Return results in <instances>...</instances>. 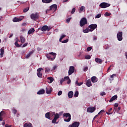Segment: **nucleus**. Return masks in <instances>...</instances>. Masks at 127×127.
<instances>
[{
    "label": "nucleus",
    "mask_w": 127,
    "mask_h": 127,
    "mask_svg": "<svg viewBox=\"0 0 127 127\" xmlns=\"http://www.w3.org/2000/svg\"><path fill=\"white\" fill-rule=\"evenodd\" d=\"M75 11H76V8H73L71 11V14H73Z\"/></svg>",
    "instance_id": "nucleus-39"
},
{
    "label": "nucleus",
    "mask_w": 127,
    "mask_h": 127,
    "mask_svg": "<svg viewBox=\"0 0 127 127\" xmlns=\"http://www.w3.org/2000/svg\"><path fill=\"white\" fill-rule=\"evenodd\" d=\"M103 113H105L104 110H102L98 113V115H101V114H103Z\"/></svg>",
    "instance_id": "nucleus-44"
},
{
    "label": "nucleus",
    "mask_w": 127,
    "mask_h": 127,
    "mask_svg": "<svg viewBox=\"0 0 127 127\" xmlns=\"http://www.w3.org/2000/svg\"><path fill=\"white\" fill-rule=\"evenodd\" d=\"M64 37H66V35L65 34H63L62 35V36H61V38H62V39H63V38H64Z\"/></svg>",
    "instance_id": "nucleus-50"
},
{
    "label": "nucleus",
    "mask_w": 127,
    "mask_h": 127,
    "mask_svg": "<svg viewBox=\"0 0 127 127\" xmlns=\"http://www.w3.org/2000/svg\"><path fill=\"white\" fill-rule=\"evenodd\" d=\"M47 28H48V26L45 25L42 27L41 30L42 31H46V30H47Z\"/></svg>",
    "instance_id": "nucleus-30"
},
{
    "label": "nucleus",
    "mask_w": 127,
    "mask_h": 127,
    "mask_svg": "<svg viewBox=\"0 0 127 127\" xmlns=\"http://www.w3.org/2000/svg\"><path fill=\"white\" fill-rule=\"evenodd\" d=\"M114 77H117V74H113L112 75H111L110 77L111 79H109V80L112 82L114 80Z\"/></svg>",
    "instance_id": "nucleus-33"
},
{
    "label": "nucleus",
    "mask_w": 127,
    "mask_h": 127,
    "mask_svg": "<svg viewBox=\"0 0 127 127\" xmlns=\"http://www.w3.org/2000/svg\"><path fill=\"white\" fill-rule=\"evenodd\" d=\"M80 126V123L79 122H74L72 124V125H70L68 126V127H79Z\"/></svg>",
    "instance_id": "nucleus-13"
},
{
    "label": "nucleus",
    "mask_w": 127,
    "mask_h": 127,
    "mask_svg": "<svg viewBox=\"0 0 127 127\" xmlns=\"http://www.w3.org/2000/svg\"><path fill=\"white\" fill-rule=\"evenodd\" d=\"M74 96L75 98H77L79 96V92L78 91H75Z\"/></svg>",
    "instance_id": "nucleus-34"
},
{
    "label": "nucleus",
    "mask_w": 127,
    "mask_h": 127,
    "mask_svg": "<svg viewBox=\"0 0 127 127\" xmlns=\"http://www.w3.org/2000/svg\"><path fill=\"white\" fill-rule=\"evenodd\" d=\"M20 40L21 43H24V42H25V38L23 37L22 36H21Z\"/></svg>",
    "instance_id": "nucleus-31"
},
{
    "label": "nucleus",
    "mask_w": 127,
    "mask_h": 127,
    "mask_svg": "<svg viewBox=\"0 0 127 127\" xmlns=\"http://www.w3.org/2000/svg\"><path fill=\"white\" fill-rule=\"evenodd\" d=\"M101 16H102V14H98L95 16V18H100V17H101Z\"/></svg>",
    "instance_id": "nucleus-40"
},
{
    "label": "nucleus",
    "mask_w": 127,
    "mask_h": 127,
    "mask_svg": "<svg viewBox=\"0 0 127 127\" xmlns=\"http://www.w3.org/2000/svg\"><path fill=\"white\" fill-rule=\"evenodd\" d=\"M57 68V66H56V65H55L53 67V70H56V68Z\"/></svg>",
    "instance_id": "nucleus-60"
},
{
    "label": "nucleus",
    "mask_w": 127,
    "mask_h": 127,
    "mask_svg": "<svg viewBox=\"0 0 127 127\" xmlns=\"http://www.w3.org/2000/svg\"><path fill=\"white\" fill-rule=\"evenodd\" d=\"M87 70H88V66H86L83 68V71L84 72H86V71H87Z\"/></svg>",
    "instance_id": "nucleus-51"
},
{
    "label": "nucleus",
    "mask_w": 127,
    "mask_h": 127,
    "mask_svg": "<svg viewBox=\"0 0 127 127\" xmlns=\"http://www.w3.org/2000/svg\"><path fill=\"white\" fill-rule=\"evenodd\" d=\"M47 79L49 81H48V83H49V84H51V83L54 81V78H53L52 77H49Z\"/></svg>",
    "instance_id": "nucleus-18"
},
{
    "label": "nucleus",
    "mask_w": 127,
    "mask_h": 127,
    "mask_svg": "<svg viewBox=\"0 0 127 127\" xmlns=\"http://www.w3.org/2000/svg\"><path fill=\"white\" fill-rule=\"evenodd\" d=\"M114 106L115 107V108H118L119 107V104L118 103H115L114 104Z\"/></svg>",
    "instance_id": "nucleus-55"
},
{
    "label": "nucleus",
    "mask_w": 127,
    "mask_h": 127,
    "mask_svg": "<svg viewBox=\"0 0 127 127\" xmlns=\"http://www.w3.org/2000/svg\"><path fill=\"white\" fill-rule=\"evenodd\" d=\"M78 84H79V82L78 81V80H76L75 81V85H77V86H78Z\"/></svg>",
    "instance_id": "nucleus-59"
},
{
    "label": "nucleus",
    "mask_w": 127,
    "mask_h": 127,
    "mask_svg": "<svg viewBox=\"0 0 127 127\" xmlns=\"http://www.w3.org/2000/svg\"><path fill=\"white\" fill-rule=\"evenodd\" d=\"M50 29H51V27H48V28L47 29V30L48 31H49V30H50Z\"/></svg>",
    "instance_id": "nucleus-61"
},
{
    "label": "nucleus",
    "mask_w": 127,
    "mask_h": 127,
    "mask_svg": "<svg viewBox=\"0 0 127 127\" xmlns=\"http://www.w3.org/2000/svg\"><path fill=\"white\" fill-rule=\"evenodd\" d=\"M34 31H35V30L34 28H32L28 31V34H33V33H34Z\"/></svg>",
    "instance_id": "nucleus-19"
},
{
    "label": "nucleus",
    "mask_w": 127,
    "mask_h": 127,
    "mask_svg": "<svg viewBox=\"0 0 127 127\" xmlns=\"http://www.w3.org/2000/svg\"><path fill=\"white\" fill-rule=\"evenodd\" d=\"M43 69L41 67L37 69V74L38 77H39V78H41V77H42V73L41 72V71H42Z\"/></svg>",
    "instance_id": "nucleus-11"
},
{
    "label": "nucleus",
    "mask_w": 127,
    "mask_h": 127,
    "mask_svg": "<svg viewBox=\"0 0 127 127\" xmlns=\"http://www.w3.org/2000/svg\"><path fill=\"white\" fill-rule=\"evenodd\" d=\"M125 56H126V59H127V52H125Z\"/></svg>",
    "instance_id": "nucleus-62"
},
{
    "label": "nucleus",
    "mask_w": 127,
    "mask_h": 127,
    "mask_svg": "<svg viewBox=\"0 0 127 127\" xmlns=\"http://www.w3.org/2000/svg\"><path fill=\"white\" fill-rule=\"evenodd\" d=\"M68 41H69V40L68 39H66V40H64L62 42V43H67V42H68Z\"/></svg>",
    "instance_id": "nucleus-42"
},
{
    "label": "nucleus",
    "mask_w": 127,
    "mask_h": 127,
    "mask_svg": "<svg viewBox=\"0 0 127 127\" xmlns=\"http://www.w3.org/2000/svg\"><path fill=\"white\" fill-rule=\"evenodd\" d=\"M92 50V47H89L87 48V51H91Z\"/></svg>",
    "instance_id": "nucleus-53"
},
{
    "label": "nucleus",
    "mask_w": 127,
    "mask_h": 127,
    "mask_svg": "<svg viewBox=\"0 0 127 127\" xmlns=\"http://www.w3.org/2000/svg\"><path fill=\"white\" fill-rule=\"evenodd\" d=\"M17 111H16V110H15V109H13L12 110V113L13 114H14V115H15L17 113Z\"/></svg>",
    "instance_id": "nucleus-45"
},
{
    "label": "nucleus",
    "mask_w": 127,
    "mask_h": 127,
    "mask_svg": "<svg viewBox=\"0 0 127 127\" xmlns=\"http://www.w3.org/2000/svg\"><path fill=\"white\" fill-rule=\"evenodd\" d=\"M29 10V7H27L24 9L23 12H27V11H28Z\"/></svg>",
    "instance_id": "nucleus-37"
},
{
    "label": "nucleus",
    "mask_w": 127,
    "mask_h": 127,
    "mask_svg": "<svg viewBox=\"0 0 127 127\" xmlns=\"http://www.w3.org/2000/svg\"><path fill=\"white\" fill-rule=\"evenodd\" d=\"M70 83H71V79H70L68 80V81L67 82V84H68V85H69V84H70Z\"/></svg>",
    "instance_id": "nucleus-56"
},
{
    "label": "nucleus",
    "mask_w": 127,
    "mask_h": 127,
    "mask_svg": "<svg viewBox=\"0 0 127 127\" xmlns=\"http://www.w3.org/2000/svg\"><path fill=\"white\" fill-rule=\"evenodd\" d=\"M4 52V48H2L0 49V57H3V53Z\"/></svg>",
    "instance_id": "nucleus-23"
},
{
    "label": "nucleus",
    "mask_w": 127,
    "mask_h": 127,
    "mask_svg": "<svg viewBox=\"0 0 127 127\" xmlns=\"http://www.w3.org/2000/svg\"><path fill=\"white\" fill-rule=\"evenodd\" d=\"M51 88L48 87L46 88V91L47 94H50L52 92Z\"/></svg>",
    "instance_id": "nucleus-22"
},
{
    "label": "nucleus",
    "mask_w": 127,
    "mask_h": 127,
    "mask_svg": "<svg viewBox=\"0 0 127 127\" xmlns=\"http://www.w3.org/2000/svg\"><path fill=\"white\" fill-rule=\"evenodd\" d=\"M62 95V91H60L58 93V96H61Z\"/></svg>",
    "instance_id": "nucleus-47"
},
{
    "label": "nucleus",
    "mask_w": 127,
    "mask_h": 127,
    "mask_svg": "<svg viewBox=\"0 0 127 127\" xmlns=\"http://www.w3.org/2000/svg\"><path fill=\"white\" fill-rule=\"evenodd\" d=\"M74 95V93L73 91H69L68 93V97L69 98V99H71L73 97V95Z\"/></svg>",
    "instance_id": "nucleus-20"
},
{
    "label": "nucleus",
    "mask_w": 127,
    "mask_h": 127,
    "mask_svg": "<svg viewBox=\"0 0 127 127\" xmlns=\"http://www.w3.org/2000/svg\"><path fill=\"white\" fill-rule=\"evenodd\" d=\"M52 116H55L54 119L52 121V124H57L56 121L57 120H58V119H59L60 116H61V114H60V113L58 114V113L55 114V112H52Z\"/></svg>",
    "instance_id": "nucleus-2"
},
{
    "label": "nucleus",
    "mask_w": 127,
    "mask_h": 127,
    "mask_svg": "<svg viewBox=\"0 0 127 127\" xmlns=\"http://www.w3.org/2000/svg\"><path fill=\"white\" fill-rule=\"evenodd\" d=\"M105 16H110V13L108 12H106L105 14Z\"/></svg>",
    "instance_id": "nucleus-46"
},
{
    "label": "nucleus",
    "mask_w": 127,
    "mask_h": 127,
    "mask_svg": "<svg viewBox=\"0 0 127 127\" xmlns=\"http://www.w3.org/2000/svg\"><path fill=\"white\" fill-rule=\"evenodd\" d=\"M116 99H118V96L117 95H114L109 100L110 103H112V102H113V101H115V100H116Z\"/></svg>",
    "instance_id": "nucleus-16"
},
{
    "label": "nucleus",
    "mask_w": 127,
    "mask_h": 127,
    "mask_svg": "<svg viewBox=\"0 0 127 127\" xmlns=\"http://www.w3.org/2000/svg\"><path fill=\"white\" fill-rule=\"evenodd\" d=\"M28 43H25L24 45H23V46H22V47H26V46H27V45H28Z\"/></svg>",
    "instance_id": "nucleus-49"
},
{
    "label": "nucleus",
    "mask_w": 127,
    "mask_h": 127,
    "mask_svg": "<svg viewBox=\"0 0 127 127\" xmlns=\"http://www.w3.org/2000/svg\"><path fill=\"white\" fill-rule=\"evenodd\" d=\"M5 127H11V126H8V125H6L5 126Z\"/></svg>",
    "instance_id": "nucleus-64"
},
{
    "label": "nucleus",
    "mask_w": 127,
    "mask_h": 127,
    "mask_svg": "<svg viewBox=\"0 0 127 127\" xmlns=\"http://www.w3.org/2000/svg\"><path fill=\"white\" fill-rule=\"evenodd\" d=\"M86 85L87 87H91V86H92V82L91 81V80H88L86 83Z\"/></svg>",
    "instance_id": "nucleus-17"
},
{
    "label": "nucleus",
    "mask_w": 127,
    "mask_h": 127,
    "mask_svg": "<svg viewBox=\"0 0 127 127\" xmlns=\"http://www.w3.org/2000/svg\"><path fill=\"white\" fill-rule=\"evenodd\" d=\"M91 31V30L88 28L85 29H83V33H88Z\"/></svg>",
    "instance_id": "nucleus-28"
},
{
    "label": "nucleus",
    "mask_w": 127,
    "mask_h": 127,
    "mask_svg": "<svg viewBox=\"0 0 127 127\" xmlns=\"http://www.w3.org/2000/svg\"><path fill=\"white\" fill-rule=\"evenodd\" d=\"M43 2L45 3H50L52 1V0H42Z\"/></svg>",
    "instance_id": "nucleus-32"
},
{
    "label": "nucleus",
    "mask_w": 127,
    "mask_h": 127,
    "mask_svg": "<svg viewBox=\"0 0 127 127\" xmlns=\"http://www.w3.org/2000/svg\"><path fill=\"white\" fill-rule=\"evenodd\" d=\"M49 10H52V11H56L57 10V5L54 4L50 6Z\"/></svg>",
    "instance_id": "nucleus-9"
},
{
    "label": "nucleus",
    "mask_w": 127,
    "mask_h": 127,
    "mask_svg": "<svg viewBox=\"0 0 127 127\" xmlns=\"http://www.w3.org/2000/svg\"><path fill=\"white\" fill-rule=\"evenodd\" d=\"M4 114V112H3V111L1 112L0 113V117H2V116H3Z\"/></svg>",
    "instance_id": "nucleus-54"
},
{
    "label": "nucleus",
    "mask_w": 127,
    "mask_h": 127,
    "mask_svg": "<svg viewBox=\"0 0 127 127\" xmlns=\"http://www.w3.org/2000/svg\"><path fill=\"white\" fill-rule=\"evenodd\" d=\"M91 81L92 83H97L98 82V78L96 76H93L91 77Z\"/></svg>",
    "instance_id": "nucleus-15"
},
{
    "label": "nucleus",
    "mask_w": 127,
    "mask_h": 127,
    "mask_svg": "<svg viewBox=\"0 0 127 127\" xmlns=\"http://www.w3.org/2000/svg\"><path fill=\"white\" fill-rule=\"evenodd\" d=\"M51 115H52V113H47L46 114L45 117L47 119H48V120H50V116H51Z\"/></svg>",
    "instance_id": "nucleus-27"
},
{
    "label": "nucleus",
    "mask_w": 127,
    "mask_h": 127,
    "mask_svg": "<svg viewBox=\"0 0 127 127\" xmlns=\"http://www.w3.org/2000/svg\"><path fill=\"white\" fill-rule=\"evenodd\" d=\"M33 53V51H31V52H30L28 54H27V55L25 56L26 58L27 59V58H29V57H30V56H31V55H32Z\"/></svg>",
    "instance_id": "nucleus-25"
},
{
    "label": "nucleus",
    "mask_w": 127,
    "mask_h": 127,
    "mask_svg": "<svg viewBox=\"0 0 127 127\" xmlns=\"http://www.w3.org/2000/svg\"><path fill=\"white\" fill-rule=\"evenodd\" d=\"M30 17L33 20H36V19H38L39 18V13L38 12L32 13L30 15Z\"/></svg>",
    "instance_id": "nucleus-4"
},
{
    "label": "nucleus",
    "mask_w": 127,
    "mask_h": 127,
    "mask_svg": "<svg viewBox=\"0 0 127 127\" xmlns=\"http://www.w3.org/2000/svg\"><path fill=\"white\" fill-rule=\"evenodd\" d=\"M64 79L65 81H66V80H69L70 78H69V76H65L64 77Z\"/></svg>",
    "instance_id": "nucleus-48"
},
{
    "label": "nucleus",
    "mask_w": 127,
    "mask_h": 127,
    "mask_svg": "<svg viewBox=\"0 0 127 127\" xmlns=\"http://www.w3.org/2000/svg\"><path fill=\"white\" fill-rule=\"evenodd\" d=\"M45 92V90H44V89H42V90H40L39 91H38L37 94L38 95H43V94H44Z\"/></svg>",
    "instance_id": "nucleus-24"
},
{
    "label": "nucleus",
    "mask_w": 127,
    "mask_h": 127,
    "mask_svg": "<svg viewBox=\"0 0 127 127\" xmlns=\"http://www.w3.org/2000/svg\"><path fill=\"white\" fill-rule=\"evenodd\" d=\"M113 111V108H111L109 110H108V112L111 113Z\"/></svg>",
    "instance_id": "nucleus-58"
},
{
    "label": "nucleus",
    "mask_w": 127,
    "mask_h": 127,
    "mask_svg": "<svg viewBox=\"0 0 127 127\" xmlns=\"http://www.w3.org/2000/svg\"><path fill=\"white\" fill-rule=\"evenodd\" d=\"M96 111V108L94 107H88L87 109V113H94Z\"/></svg>",
    "instance_id": "nucleus-12"
},
{
    "label": "nucleus",
    "mask_w": 127,
    "mask_h": 127,
    "mask_svg": "<svg viewBox=\"0 0 127 127\" xmlns=\"http://www.w3.org/2000/svg\"><path fill=\"white\" fill-rule=\"evenodd\" d=\"M13 22H19V21H21L22 20V19L20 18H17L15 17L13 19Z\"/></svg>",
    "instance_id": "nucleus-14"
},
{
    "label": "nucleus",
    "mask_w": 127,
    "mask_h": 127,
    "mask_svg": "<svg viewBox=\"0 0 127 127\" xmlns=\"http://www.w3.org/2000/svg\"><path fill=\"white\" fill-rule=\"evenodd\" d=\"M82 85H83V82H79L78 84H77V86H81Z\"/></svg>",
    "instance_id": "nucleus-57"
},
{
    "label": "nucleus",
    "mask_w": 127,
    "mask_h": 127,
    "mask_svg": "<svg viewBox=\"0 0 127 127\" xmlns=\"http://www.w3.org/2000/svg\"><path fill=\"white\" fill-rule=\"evenodd\" d=\"M106 95V93L105 92H102L100 93L101 96H105Z\"/></svg>",
    "instance_id": "nucleus-52"
},
{
    "label": "nucleus",
    "mask_w": 127,
    "mask_h": 127,
    "mask_svg": "<svg viewBox=\"0 0 127 127\" xmlns=\"http://www.w3.org/2000/svg\"><path fill=\"white\" fill-rule=\"evenodd\" d=\"M106 114L107 115H112L113 114V113H110V112H106Z\"/></svg>",
    "instance_id": "nucleus-63"
},
{
    "label": "nucleus",
    "mask_w": 127,
    "mask_h": 127,
    "mask_svg": "<svg viewBox=\"0 0 127 127\" xmlns=\"http://www.w3.org/2000/svg\"><path fill=\"white\" fill-rule=\"evenodd\" d=\"M117 39L119 41L123 40V32H119L117 35Z\"/></svg>",
    "instance_id": "nucleus-8"
},
{
    "label": "nucleus",
    "mask_w": 127,
    "mask_h": 127,
    "mask_svg": "<svg viewBox=\"0 0 127 127\" xmlns=\"http://www.w3.org/2000/svg\"><path fill=\"white\" fill-rule=\"evenodd\" d=\"M87 19L86 18H82L80 21V26L82 27L85 24H87Z\"/></svg>",
    "instance_id": "nucleus-6"
},
{
    "label": "nucleus",
    "mask_w": 127,
    "mask_h": 127,
    "mask_svg": "<svg viewBox=\"0 0 127 127\" xmlns=\"http://www.w3.org/2000/svg\"><path fill=\"white\" fill-rule=\"evenodd\" d=\"M85 59H87V60L91 59V56H89V55L86 56L85 57Z\"/></svg>",
    "instance_id": "nucleus-41"
},
{
    "label": "nucleus",
    "mask_w": 127,
    "mask_h": 127,
    "mask_svg": "<svg viewBox=\"0 0 127 127\" xmlns=\"http://www.w3.org/2000/svg\"><path fill=\"white\" fill-rule=\"evenodd\" d=\"M64 117H65V119L64 120V122L69 123L71 121V114L69 113H64Z\"/></svg>",
    "instance_id": "nucleus-3"
},
{
    "label": "nucleus",
    "mask_w": 127,
    "mask_h": 127,
    "mask_svg": "<svg viewBox=\"0 0 127 127\" xmlns=\"http://www.w3.org/2000/svg\"><path fill=\"white\" fill-rule=\"evenodd\" d=\"M98 27V25L96 24H92L88 26V28L90 29L91 32L94 31Z\"/></svg>",
    "instance_id": "nucleus-7"
},
{
    "label": "nucleus",
    "mask_w": 127,
    "mask_h": 127,
    "mask_svg": "<svg viewBox=\"0 0 127 127\" xmlns=\"http://www.w3.org/2000/svg\"><path fill=\"white\" fill-rule=\"evenodd\" d=\"M15 46H16V47H20V45L18 44V43L17 42V41H16L15 42Z\"/></svg>",
    "instance_id": "nucleus-38"
},
{
    "label": "nucleus",
    "mask_w": 127,
    "mask_h": 127,
    "mask_svg": "<svg viewBox=\"0 0 127 127\" xmlns=\"http://www.w3.org/2000/svg\"><path fill=\"white\" fill-rule=\"evenodd\" d=\"M65 82V79L64 78H62L61 80H60V84L61 85H62L63 84V82Z\"/></svg>",
    "instance_id": "nucleus-36"
},
{
    "label": "nucleus",
    "mask_w": 127,
    "mask_h": 127,
    "mask_svg": "<svg viewBox=\"0 0 127 127\" xmlns=\"http://www.w3.org/2000/svg\"><path fill=\"white\" fill-rule=\"evenodd\" d=\"M72 18H68V19H67L66 20V22H67V23H69V22H70V21L71 20Z\"/></svg>",
    "instance_id": "nucleus-43"
},
{
    "label": "nucleus",
    "mask_w": 127,
    "mask_h": 127,
    "mask_svg": "<svg viewBox=\"0 0 127 127\" xmlns=\"http://www.w3.org/2000/svg\"><path fill=\"white\" fill-rule=\"evenodd\" d=\"M24 127H32V124L31 123H25L24 125Z\"/></svg>",
    "instance_id": "nucleus-29"
},
{
    "label": "nucleus",
    "mask_w": 127,
    "mask_h": 127,
    "mask_svg": "<svg viewBox=\"0 0 127 127\" xmlns=\"http://www.w3.org/2000/svg\"><path fill=\"white\" fill-rule=\"evenodd\" d=\"M111 6V4L108 3L107 2H102L100 4L99 6L101 7V8H106L107 7H109V6Z\"/></svg>",
    "instance_id": "nucleus-5"
},
{
    "label": "nucleus",
    "mask_w": 127,
    "mask_h": 127,
    "mask_svg": "<svg viewBox=\"0 0 127 127\" xmlns=\"http://www.w3.org/2000/svg\"><path fill=\"white\" fill-rule=\"evenodd\" d=\"M95 61L97 63H100V64H102L103 61L101 59H99L98 58L95 59Z\"/></svg>",
    "instance_id": "nucleus-21"
},
{
    "label": "nucleus",
    "mask_w": 127,
    "mask_h": 127,
    "mask_svg": "<svg viewBox=\"0 0 127 127\" xmlns=\"http://www.w3.org/2000/svg\"><path fill=\"white\" fill-rule=\"evenodd\" d=\"M56 55H57L56 53L51 52L47 55V58L49 60L53 61V60H54L56 58Z\"/></svg>",
    "instance_id": "nucleus-1"
},
{
    "label": "nucleus",
    "mask_w": 127,
    "mask_h": 127,
    "mask_svg": "<svg viewBox=\"0 0 127 127\" xmlns=\"http://www.w3.org/2000/svg\"><path fill=\"white\" fill-rule=\"evenodd\" d=\"M83 11H85V6H81L79 8V12L81 13V12H83Z\"/></svg>",
    "instance_id": "nucleus-26"
},
{
    "label": "nucleus",
    "mask_w": 127,
    "mask_h": 127,
    "mask_svg": "<svg viewBox=\"0 0 127 127\" xmlns=\"http://www.w3.org/2000/svg\"><path fill=\"white\" fill-rule=\"evenodd\" d=\"M74 71H75V67L73 66H70L68 70V75H72L74 73Z\"/></svg>",
    "instance_id": "nucleus-10"
},
{
    "label": "nucleus",
    "mask_w": 127,
    "mask_h": 127,
    "mask_svg": "<svg viewBox=\"0 0 127 127\" xmlns=\"http://www.w3.org/2000/svg\"><path fill=\"white\" fill-rule=\"evenodd\" d=\"M50 70H51V69L50 68V67H46L45 68V72H50Z\"/></svg>",
    "instance_id": "nucleus-35"
}]
</instances>
